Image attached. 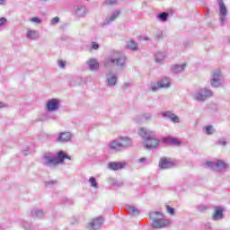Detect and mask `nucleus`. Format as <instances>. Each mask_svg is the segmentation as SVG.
Returning <instances> with one entry per match:
<instances>
[{
  "label": "nucleus",
  "mask_w": 230,
  "mask_h": 230,
  "mask_svg": "<svg viewBox=\"0 0 230 230\" xmlns=\"http://www.w3.org/2000/svg\"><path fill=\"white\" fill-rule=\"evenodd\" d=\"M224 218V209L221 207H216L212 215V220L218 222Z\"/></svg>",
  "instance_id": "obj_14"
},
{
  "label": "nucleus",
  "mask_w": 230,
  "mask_h": 230,
  "mask_svg": "<svg viewBox=\"0 0 230 230\" xmlns=\"http://www.w3.org/2000/svg\"><path fill=\"white\" fill-rule=\"evenodd\" d=\"M100 48V45L96 42H92L91 49H98Z\"/></svg>",
  "instance_id": "obj_46"
},
{
  "label": "nucleus",
  "mask_w": 230,
  "mask_h": 230,
  "mask_svg": "<svg viewBox=\"0 0 230 230\" xmlns=\"http://www.w3.org/2000/svg\"><path fill=\"white\" fill-rule=\"evenodd\" d=\"M206 165L214 172H227V164L222 160H217L216 162H207Z\"/></svg>",
  "instance_id": "obj_7"
},
{
  "label": "nucleus",
  "mask_w": 230,
  "mask_h": 230,
  "mask_svg": "<svg viewBox=\"0 0 230 230\" xmlns=\"http://www.w3.org/2000/svg\"><path fill=\"white\" fill-rule=\"evenodd\" d=\"M45 166H49V168H53V166H57L58 164H62L66 159L71 161V156L67 155V153L64 151H59L57 153V156H50L49 155H45L43 156Z\"/></svg>",
  "instance_id": "obj_3"
},
{
  "label": "nucleus",
  "mask_w": 230,
  "mask_h": 230,
  "mask_svg": "<svg viewBox=\"0 0 230 230\" xmlns=\"http://www.w3.org/2000/svg\"><path fill=\"white\" fill-rule=\"evenodd\" d=\"M89 13L86 6H77L75 9V15L79 18H84Z\"/></svg>",
  "instance_id": "obj_20"
},
{
  "label": "nucleus",
  "mask_w": 230,
  "mask_h": 230,
  "mask_svg": "<svg viewBox=\"0 0 230 230\" xmlns=\"http://www.w3.org/2000/svg\"><path fill=\"white\" fill-rule=\"evenodd\" d=\"M142 119L143 121H150V119H152V115L150 113H143Z\"/></svg>",
  "instance_id": "obj_36"
},
{
  "label": "nucleus",
  "mask_w": 230,
  "mask_h": 230,
  "mask_svg": "<svg viewBox=\"0 0 230 230\" xmlns=\"http://www.w3.org/2000/svg\"><path fill=\"white\" fill-rule=\"evenodd\" d=\"M208 209V207L205 205H199L198 206V211L204 212Z\"/></svg>",
  "instance_id": "obj_43"
},
{
  "label": "nucleus",
  "mask_w": 230,
  "mask_h": 230,
  "mask_svg": "<svg viewBox=\"0 0 230 230\" xmlns=\"http://www.w3.org/2000/svg\"><path fill=\"white\" fill-rule=\"evenodd\" d=\"M147 159L146 157H142L140 159H138V163L143 164V163H146Z\"/></svg>",
  "instance_id": "obj_48"
},
{
  "label": "nucleus",
  "mask_w": 230,
  "mask_h": 230,
  "mask_svg": "<svg viewBox=\"0 0 230 230\" xmlns=\"http://www.w3.org/2000/svg\"><path fill=\"white\" fill-rule=\"evenodd\" d=\"M159 89H161V85L159 84V83L151 84V91H153V93H155L156 91H159Z\"/></svg>",
  "instance_id": "obj_35"
},
{
  "label": "nucleus",
  "mask_w": 230,
  "mask_h": 230,
  "mask_svg": "<svg viewBox=\"0 0 230 230\" xmlns=\"http://www.w3.org/2000/svg\"><path fill=\"white\" fill-rule=\"evenodd\" d=\"M3 107H4V103L0 102V109H3Z\"/></svg>",
  "instance_id": "obj_52"
},
{
  "label": "nucleus",
  "mask_w": 230,
  "mask_h": 230,
  "mask_svg": "<svg viewBox=\"0 0 230 230\" xmlns=\"http://www.w3.org/2000/svg\"><path fill=\"white\" fill-rule=\"evenodd\" d=\"M164 58H165V56L162 52H158L155 55V62H157V64H163V61L164 60Z\"/></svg>",
  "instance_id": "obj_29"
},
{
  "label": "nucleus",
  "mask_w": 230,
  "mask_h": 230,
  "mask_svg": "<svg viewBox=\"0 0 230 230\" xmlns=\"http://www.w3.org/2000/svg\"><path fill=\"white\" fill-rule=\"evenodd\" d=\"M6 4V0H0V6H4Z\"/></svg>",
  "instance_id": "obj_51"
},
{
  "label": "nucleus",
  "mask_w": 230,
  "mask_h": 230,
  "mask_svg": "<svg viewBox=\"0 0 230 230\" xmlns=\"http://www.w3.org/2000/svg\"><path fill=\"white\" fill-rule=\"evenodd\" d=\"M22 227L25 229V230H33V225H31V223H28L26 221H24L22 223Z\"/></svg>",
  "instance_id": "obj_33"
},
{
  "label": "nucleus",
  "mask_w": 230,
  "mask_h": 230,
  "mask_svg": "<svg viewBox=\"0 0 230 230\" xmlns=\"http://www.w3.org/2000/svg\"><path fill=\"white\" fill-rule=\"evenodd\" d=\"M164 143H167V145H172L174 146L181 145V141H179V139L173 138V137L164 138Z\"/></svg>",
  "instance_id": "obj_25"
},
{
  "label": "nucleus",
  "mask_w": 230,
  "mask_h": 230,
  "mask_svg": "<svg viewBox=\"0 0 230 230\" xmlns=\"http://www.w3.org/2000/svg\"><path fill=\"white\" fill-rule=\"evenodd\" d=\"M228 41L230 42V37H229V39H228Z\"/></svg>",
  "instance_id": "obj_55"
},
{
  "label": "nucleus",
  "mask_w": 230,
  "mask_h": 230,
  "mask_svg": "<svg viewBox=\"0 0 230 230\" xmlns=\"http://www.w3.org/2000/svg\"><path fill=\"white\" fill-rule=\"evenodd\" d=\"M26 37L31 40H35V39H39V32L35 30H29L27 31Z\"/></svg>",
  "instance_id": "obj_26"
},
{
  "label": "nucleus",
  "mask_w": 230,
  "mask_h": 230,
  "mask_svg": "<svg viewBox=\"0 0 230 230\" xmlns=\"http://www.w3.org/2000/svg\"><path fill=\"white\" fill-rule=\"evenodd\" d=\"M127 167V162H110L108 164V169L112 172H118Z\"/></svg>",
  "instance_id": "obj_10"
},
{
  "label": "nucleus",
  "mask_w": 230,
  "mask_h": 230,
  "mask_svg": "<svg viewBox=\"0 0 230 230\" xmlns=\"http://www.w3.org/2000/svg\"><path fill=\"white\" fill-rule=\"evenodd\" d=\"M138 40H150V38L148 37H138Z\"/></svg>",
  "instance_id": "obj_50"
},
{
  "label": "nucleus",
  "mask_w": 230,
  "mask_h": 230,
  "mask_svg": "<svg viewBox=\"0 0 230 230\" xmlns=\"http://www.w3.org/2000/svg\"><path fill=\"white\" fill-rule=\"evenodd\" d=\"M58 66H59V67L64 68V67H66V62L60 60V61H58Z\"/></svg>",
  "instance_id": "obj_47"
},
{
  "label": "nucleus",
  "mask_w": 230,
  "mask_h": 230,
  "mask_svg": "<svg viewBox=\"0 0 230 230\" xmlns=\"http://www.w3.org/2000/svg\"><path fill=\"white\" fill-rule=\"evenodd\" d=\"M217 145H221V146H226V145H227V141H226V138H220L217 142Z\"/></svg>",
  "instance_id": "obj_41"
},
{
  "label": "nucleus",
  "mask_w": 230,
  "mask_h": 230,
  "mask_svg": "<svg viewBox=\"0 0 230 230\" xmlns=\"http://www.w3.org/2000/svg\"><path fill=\"white\" fill-rule=\"evenodd\" d=\"M46 109L49 112H55L60 109V100L53 98L47 102Z\"/></svg>",
  "instance_id": "obj_9"
},
{
  "label": "nucleus",
  "mask_w": 230,
  "mask_h": 230,
  "mask_svg": "<svg viewBox=\"0 0 230 230\" xmlns=\"http://www.w3.org/2000/svg\"><path fill=\"white\" fill-rule=\"evenodd\" d=\"M22 154H23V155H26V152L25 151H23Z\"/></svg>",
  "instance_id": "obj_54"
},
{
  "label": "nucleus",
  "mask_w": 230,
  "mask_h": 230,
  "mask_svg": "<svg viewBox=\"0 0 230 230\" xmlns=\"http://www.w3.org/2000/svg\"><path fill=\"white\" fill-rule=\"evenodd\" d=\"M138 136L144 139V146L147 150H155L159 146V139L155 138V131L146 128H140L137 130Z\"/></svg>",
  "instance_id": "obj_1"
},
{
  "label": "nucleus",
  "mask_w": 230,
  "mask_h": 230,
  "mask_svg": "<svg viewBox=\"0 0 230 230\" xmlns=\"http://www.w3.org/2000/svg\"><path fill=\"white\" fill-rule=\"evenodd\" d=\"M55 184H58L57 181H49L45 182V186H53Z\"/></svg>",
  "instance_id": "obj_45"
},
{
  "label": "nucleus",
  "mask_w": 230,
  "mask_h": 230,
  "mask_svg": "<svg viewBox=\"0 0 230 230\" xmlns=\"http://www.w3.org/2000/svg\"><path fill=\"white\" fill-rule=\"evenodd\" d=\"M170 16V14L166 12L161 13L158 14V19L159 21H161L162 22H166V21H168V17Z\"/></svg>",
  "instance_id": "obj_28"
},
{
  "label": "nucleus",
  "mask_w": 230,
  "mask_h": 230,
  "mask_svg": "<svg viewBox=\"0 0 230 230\" xmlns=\"http://www.w3.org/2000/svg\"><path fill=\"white\" fill-rule=\"evenodd\" d=\"M119 17V11L116 10L113 13L105 20L104 24H111V22L116 21Z\"/></svg>",
  "instance_id": "obj_23"
},
{
  "label": "nucleus",
  "mask_w": 230,
  "mask_h": 230,
  "mask_svg": "<svg viewBox=\"0 0 230 230\" xmlns=\"http://www.w3.org/2000/svg\"><path fill=\"white\" fill-rule=\"evenodd\" d=\"M172 111H163L162 112V116L164 117V118H169L170 119V117L172 116Z\"/></svg>",
  "instance_id": "obj_42"
},
{
  "label": "nucleus",
  "mask_w": 230,
  "mask_h": 230,
  "mask_svg": "<svg viewBox=\"0 0 230 230\" xmlns=\"http://www.w3.org/2000/svg\"><path fill=\"white\" fill-rule=\"evenodd\" d=\"M73 134L71 132H62L58 135L57 141L58 143H67L71 141Z\"/></svg>",
  "instance_id": "obj_13"
},
{
  "label": "nucleus",
  "mask_w": 230,
  "mask_h": 230,
  "mask_svg": "<svg viewBox=\"0 0 230 230\" xmlns=\"http://www.w3.org/2000/svg\"><path fill=\"white\" fill-rule=\"evenodd\" d=\"M103 217H99L94 218L92 222L89 223V227L91 230H98L101 229L102 226H103Z\"/></svg>",
  "instance_id": "obj_12"
},
{
  "label": "nucleus",
  "mask_w": 230,
  "mask_h": 230,
  "mask_svg": "<svg viewBox=\"0 0 230 230\" xmlns=\"http://www.w3.org/2000/svg\"><path fill=\"white\" fill-rule=\"evenodd\" d=\"M109 148L112 152H121V150H123V149L121 147V140L119 139V137L111 140L109 143Z\"/></svg>",
  "instance_id": "obj_11"
},
{
  "label": "nucleus",
  "mask_w": 230,
  "mask_h": 230,
  "mask_svg": "<svg viewBox=\"0 0 230 230\" xmlns=\"http://www.w3.org/2000/svg\"><path fill=\"white\" fill-rule=\"evenodd\" d=\"M126 210L129 213L131 217L139 216V209L132 205H127Z\"/></svg>",
  "instance_id": "obj_22"
},
{
  "label": "nucleus",
  "mask_w": 230,
  "mask_h": 230,
  "mask_svg": "<svg viewBox=\"0 0 230 230\" xmlns=\"http://www.w3.org/2000/svg\"><path fill=\"white\" fill-rule=\"evenodd\" d=\"M133 121H135V123H138V124L143 123V115H142V114L136 115V116L133 118Z\"/></svg>",
  "instance_id": "obj_32"
},
{
  "label": "nucleus",
  "mask_w": 230,
  "mask_h": 230,
  "mask_svg": "<svg viewBox=\"0 0 230 230\" xmlns=\"http://www.w3.org/2000/svg\"><path fill=\"white\" fill-rule=\"evenodd\" d=\"M6 22V18H0V26H3Z\"/></svg>",
  "instance_id": "obj_49"
},
{
  "label": "nucleus",
  "mask_w": 230,
  "mask_h": 230,
  "mask_svg": "<svg viewBox=\"0 0 230 230\" xmlns=\"http://www.w3.org/2000/svg\"><path fill=\"white\" fill-rule=\"evenodd\" d=\"M166 209H167V213H169V215H175V208L170 207V205H166Z\"/></svg>",
  "instance_id": "obj_38"
},
{
  "label": "nucleus",
  "mask_w": 230,
  "mask_h": 230,
  "mask_svg": "<svg viewBox=\"0 0 230 230\" xmlns=\"http://www.w3.org/2000/svg\"><path fill=\"white\" fill-rule=\"evenodd\" d=\"M88 182L91 184L92 188H94L95 190H97L98 188V181H96V178L94 177H90L88 180Z\"/></svg>",
  "instance_id": "obj_30"
},
{
  "label": "nucleus",
  "mask_w": 230,
  "mask_h": 230,
  "mask_svg": "<svg viewBox=\"0 0 230 230\" xmlns=\"http://www.w3.org/2000/svg\"><path fill=\"white\" fill-rule=\"evenodd\" d=\"M31 22H35L36 24H40L42 20L39 17H32L31 18Z\"/></svg>",
  "instance_id": "obj_39"
},
{
  "label": "nucleus",
  "mask_w": 230,
  "mask_h": 230,
  "mask_svg": "<svg viewBox=\"0 0 230 230\" xmlns=\"http://www.w3.org/2000/svg\"><path fill=\"white\" fill-rule=\"evenodd\" d=\"M219 5V21L222 26L226 24V20L227 17V7H226V4H224V0H217Z\"/></svg>",
  "instance_id": "obj_8"
},
{
  "label": "nucleus",
  "mask_w": 230,
  "mask_h": 230,
  "mask_svg": "<svg viewBox=\"0 0 230 230\" xmlns=\"http://www.w3.org/2000/svg\"><path fill=\"white\" fill-rule=\"evenodd\" d=\"M169 119H171V121H172V123H179L181 121L179 117L177 115H175L174 113L171 114V117L169 118Z\"/></svg>",
  "instance_id": "obj_34"
},
{
  "label": "nucleus",
  "mask_w": 230,
  "mask_h": 230,
  "mask_svg": "<svg viewBox=\"0 0 230 230\" xmlns=\"http://www.w3.org/2000/svg\"><path fill=\"white\" fill-rule=\"evenodd\" d=\"M206 130V134H208V136H211L213 134H215V128H213V126H207L205 128Z\"/></svg>",
  "instance_id": "obj_31"
},
{
  "label": "nucleus",
  "mask_w": 230,
  "mask_h": 230,
  "mask_svg": "<svg viewBox=\"0 0 230 230\" xmlns=\"http://www.w3.org/2000/svg\"><path fill=\"white\" fill-rule=\"evenodd\" d=\"M109 66H116L119 69H125L127 66V57L120 52L114 51L104 59V67Z\"/></svg>",
  "instance_id": "obj_2"
},
{
  "label": "nucleus",
  "mask_w": 230,
  "mask_h": 230,
  "mask_svg": "<svg viewBox=\"0 0 230 230\" xmlns=\"http://www.w3.org/2000/svg\"><path fill=\"white\" fill-rule=\"evenodd\" d=\"M149 218L153 220L152 227H154V229H163V227H168V226H170V221L164 218V214L162 212H150Z\"/></svg>",
  "instance_id": "obj_4"
},
{
  "label": "nucleus",
  "mask_w": 230,
  "mask_h": 230,
  "mask_svg": "<svg viewBox=\"0 0 230 230\" xmlns=\"http://www.w3.org/2000/svg\"><path fill=\"white\" fill-rule=\"evenodd\" d=\"M161 89H168L171 85L170 84V78L164 77L161 79V81L158 82Z\"/></svg>",
  "instance_id": "obj_24"
},
{
  "label": "nucleus",
  "mask_w": 230,
  "mask_h": 230,
  "mask_svg": "<svg viewBox=\"0 0 230 230\" xmlns=\"http://www.w3.org/2000/svg\"><path fill=\"white\" fill-rule=\"evenodd\" d=\"M118 84V77L114 74L106 75V84L108 87H114Z\"/></svg>",
  "instance_id": "obj_16"
},
{
  "label": "nucleus",
  "mask_w": 230,
  "mask_h": 230,
  "mask_svg": "<svg viewBox=\"0 0 230 230\" xmlns=\"http://www.w3.org/2000/svg\"><path fill=\"white\" fill-rule=\"evenodd\" d=\"M159 166L162 170H168L173 166V163L168 158H164L160 160Z\"/></svg>",
  "instance_id": "obj_19"
},
{
  "label": "nucleus",
  "mask_w": 230,
  "mask_h": 230,
  "mask_svg": "<svg viewBox=\"0 0 230 230\" xmlns=\"http://www.w3.org/2000/svg\"><path fill=\"white\" fill-rule=\"evenodd\" d=\"M119 139L120 140L122 150H127V148H130L133 145L132 139L128 137H120Z\"/></svg>",
  "instance_id": "obj_15"
},
{
  "label": "nucleus",
  "mask_w": 230,
  "mask_h": 230,
  "mask_svg": "<svg viewBox=\"0 0 230 230\" xmlns=\"http://www.w3.org/2000/svg\"><path fill=\"white\" fill-rule=\"evenodd\" d=\"M90 71H98L100 68V63H98V60L96 58H92L86 62Z\"/></svg>",
  "instance_id": "obj_18"
},
{
  "label": "nucleus",
  "mask_w": 230,
  "mask_h": 230,
  "mask_svg": "<svg viewBox=\"0 0 230 230\" xmlns=\"http://www.w3.org/2000/svg\"><path fill=\"white\" fill-rule=\"evenodd\" d=\"M210 85L213 89H218L224 85V75L220 69L212 71L210 76Z\"/></svg>",
  "instance_id": "obj_6"
},
{
  "label": "nucleus",
  "mask_w": 230,
  "mask_h": 230,
  "mask_svg": "<svg viewBox=\"0 0 230 230\" xmlns=\"http://www.w3.org/2000/svg\"><path fill=\"white\" fill-rule=\"evenodd\" d=\"M124 87H128V84H124Z\"/></svg>",
  "instance_id": "obj_53"
},
{
  "label": "nucleus",
  "mask_w": 230,
  "mask_h": 230,
  "mask_svg": "<svg viewBox=\"0 0 230 230\" xmlns=\"http://www.w3.org/2000/svg\"><path fill=\"white\" fill-rule=\"evenodd\" d=\"M106 4H118V0H105Z\"/></svg>",
  "instance_id": "obj_44"
},
{
  "label": "nucleus",
  "mask_w": 230,
  "mask_h": 230,
  "mask_svg": "<svg viewBox=\"0 0 230 230\" xmlns=\"http://www.w3.org/2000/svg\"><path fill=\"white\" fill-rule=\"evenodd\" d=\"M211 96H213V91L209 88L204 87L198 89L192 95V98L195 102L204 103V102H206L208 98H211Z\"/></svg>",
  "instance_id": "obj_5"
},
{
  "label": "nucleus",
  "mask_w": 230,
  "mask_h": 230,
  "mask_svg": "<svg viewBox=\"0 0 230 230\" xmlns=\"http://www.w3.org/2000/svg\"><path fill=\"white\" fill-rule=\"evenodd\" d=\"M127 49H130L131 51H137V43L134 41V40H129L126 45Z\"/></svg>",
  "instance_id": "obj_27"
},
{
  "label": "nucleus",
  "mask_w": 230,
  "mask_h": 230,
  "mask_svg": "<svg viewBox=\"0 0 230 230\" xmlns=\"http://www.w3.org/2000/svg\"><path fill=\"white\" fill-rule=\"evenodd\" d=\"M58 22H60V18H58V16H56V17L52 18L51 21H50V24L52 26H55V25L58 24Z\"/></svg>",
  "instance_id": "obj_37"
},
{
  "label": "nucleus",
  "mask_w": 230,
  "mask_h": 230,
  "mask_svg": "<svg viewBox=\"0 0 230 230\" xmlns=\"http://www.w3.org/2000/svg\"><path fill=\"white\" fill-rule=\"evenodd\" d=\"M156 40H159L163 39V31H156L155 35Z\"/></svg>",
  "instance_id": "obj_40"
},
{
  "label": "nucleus",
  "mask_w": 230,
  "mask_h": 230,
  "mask_svg": "<svg viewBox=\"0 0 230 230\" xmlns=\"http://www.w3.org/2000/svg\"><path fill=\"white\" fill-rule=\"evenodd\" d=\"M31 217L32 218H42L44 217V210L39 208H33L31 209Z\"/></svg>",
  "instance_id": "obj_17"
},
{
  "label": "nucleus",
  "mask_w": 230,
  "mask_h": 230,
  "mask_svg": "<svg viewBox=\"0 0 230 230\" xmlns=\"http://www.w3.org/2000/svg\"><path fill=\"white\" fill-rule=\"evenodd\" d=\"M186 69V63H183L181 65H173L171 66L172 73L179 74L182 73Z\"/></svg>",
  "instance_id": "obj_21"
}]
</instances>
